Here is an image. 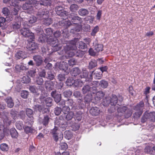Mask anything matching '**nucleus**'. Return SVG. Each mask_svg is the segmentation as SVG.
<instances>
[{
  "instance_id": "nucleus-27",
  "label": "nucleus",
  "mask_w": 155,
  "mask_h": 155,
  "mask_svg": "<svg viewBox=\"0 0 155 155\" xmlns=\"http://www.w3.org/2000/svg\"><path fill=\"white\" fill-rule=\"evenodd\" d=\"M90 112L92 115L97 116L99 113V110L98 107H91L90 109Z\"/></svg>"
},
{
  "instance_id": "nucleus-28",
  "label": "nucleus",
  "mask_w": 155,
  "mask_h": 155,
  "mask_svg": "<svg viewBox=\"0 0 155 155\" xmlns=\"http://www.w3.org/2000/svg\"><path fill=\"white\" fill-rule=\"evenodd\" d=\"M2 118L5 126L6 127L9 126L12 123L11 120H9L8 117L5 115H4Z\"/></svg>"
},
{
  "instance_id": "nucleus-2",
  "label": "nucleus",
  "mask_w": 155,
  "mask_h": 155,
  "mask_svg": "<svg viewBox=\"0 0 155 155\" xmlns=\"http://www.w3.org/2000/svg\"><path fill=\"white\" fill-rule=\"evenodd\" d=\"M70 18H71V21H66L65 23L68 27L71 26L74 27L73 28L71 29L70 32L74 34L75 32L80 31L82 28V24L83 22L82 18L77 15L71 17V15Z\"/></svg>"
},
{
  "instance_id": "nucleus-16",
  "label": "nucleus",
  "mask_w": 155,
  "mask_h": 155,
  "mask_svg": "<svg viewBox=\"0 0 155 155\" xmlns=\"http://www.w3.org/2000/svg\"><path fill=\"white\" fill-rule=\"evenodd\" d=\"M22 8L25 10H27L29 14H31L34 12V7L32 5H29L26 2L23 5Z\"/></svg>"
},
{
  "instance_id": "nucleus-24",
  "label": "nucleus",
  "mask_w": 155,
  "mask_h": 155,
  "mask_svg": "<svg viewBox=\"0 0 155 155\" xmlns=\"http://www.w3.org/2000/svg\"><path fill=\"white\" fill-rule=\"evenodd\" d=\"M96 91L95 96L94 97L95 99L97 101L100 100L104 96L105 94L102 91H99L97 92Z\"/></svg>"
},
{
  "instance_id": "nucleus-54",
  "label": "nucleus",
  "mask_w": 155,
  "mask_h": 155,
  "mask_svg": "<svg viewBox=\"0 0 155 155\" xmlns=\"http://www.w3.org/2000/svg\"><path fill=\"white\" fill-rule=\"evenodd\" d=\"M72 94V92L70 90L65 91L63 93L64 96L66 97H70L71 96Z\"/></svg>"
},
{
  "instance_id": "nucleus-60",
  "label": "nucleus",
  "mask_w": 155,
  "mask_h": 155,
  "mask_svg": "<svg viewBox=\"0 0 155 155\" xmlns=\"http://www.w3.org/2000/svg\"><path fill=\"white\" fill-rule=\"evenodd\" d=\"M28 94V91H21V97L24 99L27 98Z\"/></svg>"
},
{
  "instance_id": "nucleus-26",
  "label": "nucleus",
  "mask_w": 155,
  "mask_h": 155,
  "mask_svg": "<svg viewBox=\"0 0 155 155\" xmlns=\"http://www.w3.org/2000/svg\"><path fill=\"white\" fill-rule=\"evenodd\" d=\"M134 110H135V117H140L143 113L142 107H134Z\"/></svg>"
},
{
  "instance_id": "nucleus-48",
  "label": "nucleus",
  "mask_w": 155,
  "mask_h": 155,
  "mask_svg": "<svg viewBox=\"0 0 155 155\" xmlns=\"http://www.w3.org/2000/svg\"><path fill=\"white\" fill-rule=\"evenodd\" d=\"M16 128L19 130H22L24 128V125L21 122L18 121L16 123Z\"/></svg>"
},
{
  "instance_id": "nucleus-39",
  "label": "nucleus",
  "mask_w": 155,
  "mask_h": 155,
  "mask_svg": "<svg viewBox=\"0 0 155 155\" xmlns=\"http://www.w3.org/2000/svg\"><path fill=\"white\" fill-rule=\"evenodd\" d=\"M11 135L12 137H16L18 136V133L15 128H12L10 130Z\"/></svg>"
},
{
  "instance_id": "nucleus-17",
  "label": "nucleus",
  "mask_w": 155,
  "mask_h": 155,
  "mask_svg": "<svg viewBox=\"0 0 155 155\" xmlns=\"http://www.w3.org/2000/svg\"><path fill=\"white\" fill-rule=\"evenodd\" d=\"M80 74L79 75L78 77L79 78L78 79H79V80H81L83 81L82 83L83 84L84 82V81L86 80V78L88 75V72L86 70H83L82 72L81 73H80Z\"/></svg>"
},
{
  "instance_id": "nucleus-37",
  "label": "nucleus",
  "mask_w": 155,
  "mask_h": 155,
  "mask_svg": "<svg viewBox=\"0 0 155 155\" xmlns=\"http://www.w3.org/2000/svg\"><path fill=\"white\" fill-rule=\"evenodd\" d=\"M64 134V138L68 140L71 139L72 136L71 133L68 130L65 131Z\"/></svg>"
},
{
  "instance_id": "nucleus-52",
  "label": "nucleus",
  "mask_w": 155,
  "mask_h": 155,
  "mask_svg": "<svg viewBox=\"0 0 155 155\" xmlns=\"http://www.w3.org/2000/svg\"><path fill=\"white\" fill-rule=\"evenodd\" d=\"M47 78L51 81L53 80L54 79H55L54 75L51 71H48L47 73Z\"/></svg>"
},
{
  "instance_id": "nucleus-31",
  "label": "nucleus",
  "mask_w": 155,
  "mask_h": 155,
  "mask_svg": "<svg viewBox=\"0 0 155 155\" xmlns=\"http://www.w3.org/2000/svg\"><path fill=\"white\" fill-rule=\"evenodd\" d=\"M97 65V61L95 60H92L89 63L88 68L90 70L96 67Z\"/></svg>"
},
{
  "instance_id": "nucleus-7",
  "label": "nucleus",
  "mask_w": 155,
  "mask_h": 155,
  "mask_svg": "<svg viewBox=\"0 0 155 155\" xmlns=\"http://www.w3.org/2000/svg\"><path fill=\"white\" fill-rule=\"evenodd\" d=\"M36 15L37 19L39 20H42L48 17L49 12L46 9L41 8L38 10Z\"/></svg>"
},
{
  "instance_id": "nucleus-21",
  "label": "nucleus",
  "mask_w": 155,
  "mask_h": 155,
  "mask_svg": "<svg viewBox=\"0 0 155 155\" xmlns=\"http://www.w3.org/2000/svg\"><path fill=\"white\" fill-rule=\"evenodd\" d=\"M20 19L19 18H17L16 19V21L18 20L17 22H14L12 25V27L14 31H16L20 28L21 26V23L19 20Z\"/></svg>"
},
{
  "instance_id": "nucleus-42",
  "label": "nucleus",
  "mask_w": 155,
  "mask_h": 155,
  "mask_svg": "<svg viewBox=\"0 0 155 155\" xmlns=\"http://www.w3.org/2000/svg\"><path fill=\"white\" fill-rule=\"evenodd\" d=\"M100 86L102 88H105L107 87L108 85V82L104 80H102L100 81L99 83Z\"/></svg>"
},
{
  "instance_id": "nucleus-51",
  "label": "nucleus",
  "mask_w": 155,
  "mask_h": 155,
  "mask_svg": "<svg viewBox=\"0 0 155 155\" xmlns=\"http://www.w3.org/2000/svg\"><path fill=\"white\" fill-rule=\"evenodd\" d=\"M0 148L3 151H7L8 149V146L6 143H2L0 145Z\"/></svg>"
},
{
  "instance_id": "nucleus-40",
  "label": "nucleus",
  "mask_w": 155,
  "mask_h": 155,
  "mask_svg": "<svg viewBox=\"0 0 155 155\" xmlns=\"http://www.w3.org/2000/svg\"><path fill=\"white\" fill-rule=\"evenodd\" d=\"M43 20V24L46 25H49L52 23V20L50 18H47Z\"/></svg>"
},
{
  "instance_id": "nucleus-4",
  "label": "nucleus",
  "mask_w": 155,
  "mask_h": 155,
  "mask_svg": "<svg viewBox=\"0 0 155 155\" xmlns=\"http://www.w3.org/2000/svg\"><path fill=\"white\" fill-rule=\"evenodd\" d=\"M123 100V98L122 96H120L118 98L117 96L115 94H113L112 95V97L110 100L106 99L104 100L103 104L104 107H110V106H114V107H118V106H120V104H119L118 103L117 101H121Z\"/></svg>"
},
{
  "instance_id": "nucleus-12",
  "label": "nucleus",
  "mask_w": 155,
  "mask_h": 155,
  "mask_svg": "<svg viewBox=\"0 0 155 155\" xmlns=\"http://www.w3.org/2000/svg\"><path fill=\"white\" fill-rule=\"evenodd\" d=\"M38 48L37 44L32 42H30L27 47V49L29 51H31L33 53L36 52V50H37Z\"/></svg>"
},
{
  "instance_id": "nucleus-29",
  "label": "nucleus",
  "mask_w": 155,
  "mask_h": 155,
  "mask_svg": "<svg viewBox=\"0 0 155 155\" xmlns=\"http://www.w3.org/2000/svg\"><path fill=\"white\" fill-rule=\"evenodd\" d=\"M30 5H32L35 8H37V4L38 2L35 0H26V2Z\"/></svg>"
},
{
  "instance_id": "nucleus-53",
  "label": "nucleus",
  "mask_w": 155,
  "mask_h": 155,
  "mask_svg": "<svg viewBox=\"0 0 155 155\" xmlns=\"http://www.w3.org/2000/svg\"><path fill=\"white\" fill-rule=\"evenodd\" d=\"M44 80L41 77H38L36 78L35 82L38 85H41L43 83Z\"/></svg>"
},
{
  "instance_id": "nucleus-22",
  "label": "nucleus",
  "mask_w": 155,
  "mask_h": 155,
  "mask_svg": "<svg viewBox=\"0 0 155 155\" xmlns=\"http://www.w3.org/2000/svg\"><path fill=\"white\" fill-rule=\"evenodd\" d=\"M2 12L5 15L7 16L6 18H9V19H7L8 20L11 21L12 20V17L11 16V15L9 14V10L8 8L6 7L3 8L2 10Z\"/></svg>"
},
{
  "instance_id": "nucleus-15",
  "label": "nucleus",
  "mask_w": 155,
  "mask_h": 155,
  "mask_svg": "<svg viewBox=\"0 0 155 155\" xmlns=\"http://www.w3.org/2000/svg\"><path fill=\"white\" fill-rule=\"evenodd\" d=\"M15 57L17 59H23L27 57V55L24 51H18L15 54Z\"/></svg>"
},
{
  "instance_id": "nucleus-6",
  "label": "nucleus",
  "mask_w": 155,
  "mask_h": 155,
  "mask_svg": "<svg viewBox=\"0 0 155 155\" xmlns=\"http://www.w3.org/2000/svg\"><path fill=\"white\" fill-rule=\"evenodd\" d=\"M151 122H155V112H148L147 111L145 112L141 119V122L144 123L147 121Z\"/></svg>"
},
{
  "instance_id": "nucleus-32",
  "label": "nucleus",
  "mask_w": 155,
  "mask_h": 155,
  "mask_svg": "<svg viewBox=\"0 0 155 155\" xmlns=\"http://www.w3.org/2000/svg\"><path fill=\"white\" fill-rule=\"evenodd\" d=\"M5 101L6 102L8 107H13L14 103L11 97H7L5 100Z\"/></svg>"
},
{
  "instance_id": "nucleus-58",
  "label": "nucleus",
  "mask_w": 155,
  "mask_h": 155,
  "mask_svg": "<svg viewBox=\"0 0 155 155\" xmlns=\"http://www.w3.org/2000/svg\"><path fill=\"white\" fill-rule=\"evenodd\" d=\"M52 135L54 140L56 142L58 141V139H60V140H61L62 138H63V135L62 134L60 135L61 136L59 137V138L58 137V134H52Z\"/></svg>"
},
{
  "instance_id": "nucleus-13",
  "label": "nucleus",
  "mask_w": 155,
  "mask_h": 155,
  "mask_svg": "<svg viewBox=\"0 0 155 155\" xmlns=\"http://www.w3.org/2000/svg\"><path fill=\"white\" fill-rule=\"evenodd\" d=\"M102 76V73L101 72L95 70L91 72V74L90 75V79H92L93 77L96 79H100Z\"/></svg>"
},
{
  "instance_id": "nucleus-38",
  "label": "nucleus",
  "mask_w": 155,
  "mask_h": 155,
  "mask_svg": "<svg viewBox=\"0 0 155 155\" xmlns=\"http://www.w3.org/2000/svg\"><path fill=\"white\" fill-rule=\"evenodd\" d=\"M79 7L78 6L75 4L71 5L70 7V9L71 12H76L78 9Z\"/></svg>"
},
{
  "instance_id": "nucleus-41",
  "label": "nucleus",
  "mask_w": 155,
  "mask_h": 155,
  "mask_svg": "<svg viewBox=\"0 0 155 155\" xmlns=\"http://www.w3.org/2000/svg\"><path fill=\"white\" fill-rule=\"evenodd\" d=\"M38 110L41 112L42 113H48L49 112V109L48 107V108L45 107H38Z\"/></svg>"
},
{
  "instance_id": "nucleus-43",
  "label": "nucleus",
  "mask_w": 155,
  "mask_h": 155,
  "mask_svg": "<svg viewBox=\"0 0 155 155\" xmlns=\"http://www.w3.org/2000/svg\"><path fill=\"white\" fill-rule=\"evenodd\" d=\"M50 3L49 0H43L41 1L40 3L38 2L37 5L38 6L40 7L41 5L47 6Z\"/></svg>"
},
{
  "instance_id": "nucleus-46",
  "label": "nucleus",
  "mask_w": 155,
  "mask_h": 155,
  "mask_svg": "<svg viewBox=\"0 0 155 155\" xmlns=\"http://www.w3.org/2000/svg\"><path fill=\"white\" fill-rule=\"evenodd\" d=\"M94 49L97 52L101 51L103 50V45L101 44H96L94 46Z\"/></svg>"
},
{
  "instance_id": "nucleus-30",
  "label": "nucleus",
  "mask_w": 155,
  "mask_h": 155,
  "mask_svg": "<svg viewBox=\"0 0 155 155\" xmlns=\"http://www.w3.org/2000/svg\"><path fill=\"white\" fill-rule=\"evenodd\" d=\"M79 15L82 16H84L88 14V10L85 8H81L80 9L78 12Z\"/></svg>"
},
{
  "instance_id": "nucleus-45",
  "label": "nucleus",
  "mask_w": 155,
  "mask_h": 155,
  "mask_svg": "<svg viewBox=\"0 0 155 155\" xmlns=\"http://www.w3.org/2000/svg\"><path fill=\"white\" fill-rule=\"evenodd\" d=\"M50 118L48 115H46L44 117L42 124L45 126H46L49 122Z\"/></svg>"
},
{
  "instance_id": "nucleus-34",
  "label": "nucleus",
  "mask_w": 155,
  "mask_h": 155,
  "mask_svg": "<svg viewBox=\"0 0 155 155\" xmlns=\"http://www.w3.org/2000/svg\"><path fill=\"white\" fill-rule=\"evenodd\" d=\"M52 99L51 97H47L45 100L46 107H51L52 105Z\"/></svg>"
},
{
  "instance_id": "nucleus-47",
  "label": "nucleus",
  "mask_w": 155,
  "mask_h": 155,
  "mask_svg": "<svg viewBox=\"0 0 155 155\" xmlns=\"http://www.w3.org/2000/svg\"><path fill=\"white\" fill-rule=\"evenodd\" d=\"M30 81V79L28 76H23L21 80V82L24 84L28 83Z\"/></svg>"
},
{
  "instance_id": "nucleus-11",
  "label": "nucleus",
  "mask_w": 155,
  "mask_h": 155,
  "mask_svg": "<svg viewBox=\"0 0 155 155\" xmlns=\"http://www.w3.org/2000/svg\"><path fill=\"white\" fill-rule=\"evenodd\" d=\"M51 96L54 99V100L56 102L59 103V105H61V103L60 102L61 101V94L60 93L55 90L53 91L51 93Z\"/></svg>"
},
{
  "instance_id": "nucleus-25",
  "label": "nucleus",
  "mask_w": 155,
  "mask_h": 155,
  "mask_svg": "<svg viewBox=\"0 0 155 155\" xmlns=\"http://www.w3.org/2000/svg\"><path fill=\"white\" fill-rule=\"evenodd\" d=\"M81 72V71L77 67L74 68L71 71V74L72 77H75L78 75Z\"/></svg>"
},
{
  "instance_id": "nucleus-44",
  "label": "nucleus",
  "mask_w": 155,
  "mask_h": 155,
  "mask_svg": "<svg viewBox=\"0 0 155 155\" xmlns=\"http://www.w3.org/2000/svg\"><path fill=\"white\" fill-rule=\"evenodd\" d=\"M19 0H9V4L10 5L15 7L18 6Z\"/></svg>"
},
{
  "instance_id": "nucleus-23",
  "label": "nucleus",
  "mask_w": 155,
  "mask_h": 155,
  "mask_svg": "<svg viewBox=\"0 0 155 155\" xmlns=\"http://www.w3.org/2000/svg\"><path fill=\"white\" fill-rule=\"evenodd\" d=\"M57 14L61 17L63 19L70 18L71 15H69V12L65 11H63L60 12H57Z\"/></svg>"
},
{
  "instance_id": "nucleus-62",
  "label": "nucleus",
  "mask_w": 155,
  "mask_h": 155,
  "mask_svg": "<svg viewBox=\"0 0 155 155\" xmlns=\"http://www.w3.org/2000/svg\"><path fill=\"white\" fill-rule=\"evenodd\" d=\"M29 89L31 92L33 93H36L37 92L38 89L35 86H30Z\"/></svg>"
},
{
  "instance_id": "nucleus-57",
  "label": "nucleus",
  "mask_w": 155,
  "mask_h": 155,
  "mask_svg": "<svg viewBox=\"0 0 155 155\" xmlns=\"http://www.w3.org/2000/svg\"><path fill=\"white\" fill-rule=\"evenodd\" d=\"M60 148L63 150H65L67 149L68 147V146L67 144L64 142H61L60 143Z\"/></svg>"
},
{
  "instance_id": "nucleus-5",
  "label": "nucleus",
  "mask_w": 155,
  "mask_h": 155,
  "mask_svg": "<svg viewBox=\"0 0 155 155\" xmlns=\"http://www.w3.org/2000/svg\"><path fill=\"white\" fill-rule=\"evenodd\" d=\"M47 41L48 44L51 47V48L53 51H56L61 49V47L58 44L57 39L53 38L52 37H49Z\"/></svg>"
},
{
  "instance_id": "nucleus-10",
  "label": "nucleus",
  "mask_w": 155,
  "mask_h": 155,
  "mask_svg": "<svg viewBox=\"0 0 155 155\" xmlns=\"http://www.w3.org/2000/svg\"><path fill=\"white\" fill-rule=\"evenodd\" d=\"M58 68L60 70L63 71L66 74L70 72V69L68 68V64L66 62L63 61L58 64Z\"/></svg>"
},
{
  "instance_id": "nucleus-35",
  "label": "nucleus",
  "mask_w": 155,
  "mask_h": 155,
  "mask_svg": "<svg viewBox=\"0 0 155 155\" xmlns=\"http://www.w3.org/2000/svg\"><path fill=\"white\" fill-rule=\"evenodd\" d=\"M24 130L27 134L34 133L35 131V130L30 126H25Z\"/></svg>"
},
{
  "instance_id": "nucleus-55",
  "label": "nucleus",
  "mask_w": 155,
  "mask_h": 155,
  "mask_svg": "<svg viewBox=\"0 0 155 155\" xmlns=\"http://www.w3.org/2000/svg\"><path fill=\"white\" fill-rule=\"evenodd\" d=\"M25 126H30L33 124V121L30 118L28 119L25 120Z\"/></svg>"
},
{
  "instance_id": "nucleus-19",
  "label": "nucleus",
  "mask_w": 155,
  "mask_h": 155,
  "mask_svg": "<svg viewBox=\"0 0 155 155\" xmlns=\"http://www.w3.org/2000/svg\"><path fill=\"white\" fill-rule=\"evenodd\" d=\"M60 103H61V107H72V106H74L75 104L71 99H68L65 101H61Z\"/></svg>"
},
{
  "instance_id": "nucleus-20",
  "label": "nucleus",
  "mask_w": 155,
  "mask_h": 155,
  "mask_svg": "<svg viewBox=\"0 0 155 155\" xmlns=\"http://www.w3.org/2000/svg\"><path fill=\"white\" fill-rule=\"evenodd\" d=\"M77 39V40L76 41V47H78L79 49H84L87 48V46L86 43L82 41H79L78 42V39L75 38L73 41H74L75 39Z\"/></svg>"
},
{
  "instance_id": "nucleus-9",
  "label": "nucleus",
  "mask_w": 155,
  "mask_h": 155,
  "mask_svg": "<svg viewBox=\"0 0 155 155\" xmlns=\"http://www.w3.org/2000/svg\"><path fill=\"white\" fill-rule=\"evenodd\" d=\"M20 33L25 37L29 38L32 40L35 38L34 34L31 32L28 28H21L20 30Z\"/></svg>"
},
{
  "instance_id": "nucleus-18",
  "label": "nucleus",
  "mask_w": 155,
  "mask_h": 155,
  "mask_svg": "<svg viewBox=\"0 0 155 155\" xmlns=\"http://www.w3.org/2000/svg\"><path fill=\"white\" fill-rule=\"evenodd\" d=\"M57 83L56 81H46L45 83L46 88L49 90H52L53 89L54 86Z\"/></svg>"
},
{
  "instance_id": "nucleus-36",
  "label": "nucleus",
  "mask_w": 155,
  "mask_h": 155,
  "mask_svg": "<svg viewBox=\"0 0 155 155\" xmlns=\"http://www.w3.org/2000/svg\"><path fill=\"white\" fill-rule=\"evenodd\" d=\"M62 37L65 38H68L70 35L67 29H64L63 30H61Z\"/></svg>"
},
{
  "instance_id": "nucleus-8",
  "label": "nucleus",
  "mask_w": 155,
  "mask_h": 155,
  "mask_svg": "<svg viewBox=\"0 0 155 155\" xmlns=\"http://www.w3.org/2000/svg\"><path fill=\"white\" fill-rule=\"evenodd\" d=\"M83 81L78 79L77 80H74L72 78H68L66 81V85L68 86H71L74 85L77 87H80L82 86Z\"/></svg>"
},
{
  "instance_id": "nucleus-3",
  "label": "nucleus",
  "mask_w": 155,
  "mask_h": 155,
  "mask_svg": "<svg viewBox=\"0 0 155 155\" xmlns=\"http://www.w3.org/2000/svg\"><path fill=\"white\" fill-rule=\"evenodd\" d=\"M77 40L76 39L74 41H71L69 45H66L64 46V49L66 58L72 57L74 56V50L77 49L76 46V41Z\"/></svg>"
},
{
  "instance_id": "nucleus-49",
  "label": "nucleus",
  "mask_w": 155,
  "mask_h": 155,
  "mask_svg": "<svg viewBox=\"0 0 155 155\" xmlns=\"http://www.w3.org/2000/svg\"><path fill=\"white\" fill-rule=\"evenodd\" d=\"M62 33L61 30V31L59 30L56 31L54 33V35L55 37L54 38L57 39V38L62 37Z\"/></svg>"
},
{
  "instance_id": "nucleus-63",
  "label": "nucleus",
  "mask_w": 155,
  "mask_h": 155,
  "mask_svg": "<svg viewBox=\"0 0 155 155\" xmlns=\"http://www.w3.org/2000/svg\"><path fill=\"white\" fill-rule=\"evenodd\" d=\"M152 150V147L149 146L146 147L144 149L145 152L149 154L152 153V152H153V150Z\"/></svg>"
},
{
  "instance_id": "nucleus-59",
  "label": "nucleus",
  "mask_w": 155,
  "mask_h": 155,
  "mask_svg": "<svg viewBox=\"0 0 155 155\" xmlns=\"http://www.w3.org/2000/svg\"><path fill=\"white\" fill-rule=\"evenodd\" d=\"M67 75L65 73L64 74H60L58 76V79L60 81H63L65 79V75Z\"/></svg>"
},
{
  "instance_id": "nucleus-64",
  "label": "nucleus",
  "mask_w": 155,
  "mask_h": 155,
  "mask_svg": "<svg viewBox=\"0 0 155 155\" xmlns=\"http://www.w3.org/2000/svg\"><path fill=\"white\" fill-rule=\"evenodd\" d=\"M71 127L73 130L75 131L79 129L80 125L78 124L74 123L72 125Z\"/></svg>"
},
{
  "instance_id": "nucleus-33",
  "label": "nucleus",
  "mask_w": 155,
  "mask_h": 155,
  "mask_svg": "<svg viewBox=\"0 0 155 155\" xmlns=\"http://www.w3.org/2000/svg\"><path fill=\"white\" fill-rule=\"evenodd\" d=\"M84 54V52L81 50H74V56L78 58L82 57Z\"/></svg>"
},
{
  "instance_id": "nucleus-56",
  "label": "nucleus",
  "mask_w": 155,
  "mask_h": 155,
  "mask_svg": "<svg viewBox=\"0 0 155 155\" xmlns=\"http://www.w3.org/2000/svg\"><path fill=\"white\" fill-rule=\"evenodd\" d=\"M74 114L73 112H70L66 115V119L68 120H71L73 117Z\"/></svg>"
},
{
  "instance_id": "nucleus-50",
  "label": "nucleus",
  "mask_w": 155,
  "mask_h": 155,
  "mask_svg": "<svg viewBox=\"0 0 155 155\" xmlns=\"http://www.w3.org/2000/svg\"><path fill=\"white\" fill-rule=\"evenodd\" d=\"M45 31L46 35V36L51 37V35H52L53 31L52 28H46L45 30Z\"/></svg>"
},
{
  "instance_id": "nucleus-1",
  "label": "nucleus",
  "mask_w": 155,
  "mask_h": 155,
  "mask_svg": "<svg viewBox=\"0 0 155 155\" xmlns=\"http://www.w3.org/2000/svg\"><path fill=\"white\" fill-rule=\"evenodd\" d=\"M98 81H94L89 83V85L84 86L82 89V91L83 94L87 93L84 97V102L85 106L89 105L90 102L92 98V94H94L97 91V88L95 86L97 85Z\"/></svg>"
},
{
  "instance_id": "nucleus-61",
  "label": "nucleus",
  "mask_w": 155,
  "mask_h": 155,
  "mask_svg": "<svg viewBox=\"0 0 155 155\" xmlns=\"http://www.w3.org/2000/svg\"><path fill=\"white\" fill-rule=\"evenodd\" d=\"M62 111V109L60 107H55L54 110V113L56 115H59Z\"/></svg>"
},
{
  "instance_id": "nucleus-14",
  "label": "nucleus",
  "mask_w": 155,
  "mask_h": 155,
  "mask_svg": "<svg viewBox=\"0 0 155 155\" xmlns=\"http://www.w3.org/2000/svg\"><path fill=\"white\" fill-rule=\"evenodd\" d=\"M33 59L35 62V64L37 66H40L42 63L43 60L42 58L40 55H36L34 56Z\"/></svg>"
}]
</instances>
